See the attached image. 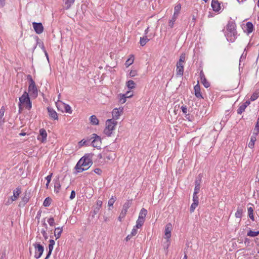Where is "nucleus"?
Returning <instances> with one entry per match:
<instances>
[{
  "label": "nucleus",
  "mask_w": 259,
  "mask_h": 259,
  "mask_svg": "<svg viewBox=\"0 0 259 259\" xmlns=\"http://www.w3.org/2000/svg\"><path fill=\"white\" fill-rule=\"evenodd\" d=\"M225 36L228 41L233 42L237 37L236 24L233 21H230L226 25L225 32Z\"/></svg>",
  "instance_id": "f257e3e1"
},
{
  "label": "nucleus",
  "mask_w": 259,
  "mask_h": 259,
  "mask_svg": "<svg viewBox=\"0 0 259 259\" xmlns=\"http://www.w3.org/2000/svg\"><path fill=\"white\" fill-rule=\"evenodd\" d=\"M92 163V160L90 156H84L78 161L75 168L77 172H81L88 169Z\"/></svg>",
  "instance_id": "f03ea898"
},
{
  "label": "nucleus",
  "mask_w": 259,
  "mask_h": 259,
  "mask_svg": "<svg viewBox=\"0 0 259 259\" xmlns=\"http://www.w3.org/2000/svg\"><path fill=\"white\" fill-rule=\"evenodd\" d=\"M19 103L18 104L19 111H21L25 107L30 110L32 107L28 94L25 92L19 98Z\"/></svg>",
  "instance_id": "7ed1b4c3"
},
{
  "label": "nucleus",
  "mask_w": 259,
  "mask_h": 259,
  "mask_svg": "<svg viewBox=\"0 0 259 259\" xmlns=\"http://www.w3.org/2000/svg\"><path fill=\"white\" fill-rule=\"evenodd\" d=\"M117 121L114 119H108L105 121V126L103 133L108 137H111L114 132Z\"/></svg>",
  "instance_id": "20e7f679"
},
{
  "label": "nucleus",
  "mask_w": 259,
  "mask_h": 259,
  "mask_svg": "<svg viewBox=\"0 0 259 259\" xmlns=\"http://www.w3.org/2000/svg\"><path fill=\"white\" fill-rule=\"evenodd\" d=\"M27 78L30 81V84L28 87V92L31 97L36 98L37 96L38 93L35 82L30 75L27 76Z\"/></svg>",
  "instance_id": "39448f33"
},
{
  "label": "nucleus",
  "mask_w": 259,
  "mask_h": 259,
  "mask_svg": "<svg viewBox=\"0 0 259 259\" xmlns=\"http://www.w3.org/2000/svg\"><path fill=\"white\" fill-rule=\"evenodd\" d=\"M123 110L124 108L122 106L114 108L111 112L112 118L111 119H114L116 121L119 119L123 113Z\"/></svg>",
  "instance_id": "423d86ee"
},
{
  "label": "nucleus",
  "mask_w": 259,
  "mask_h": 259,
  "mask_svg": "<svg viewBox=\"0 0 259 259\" xmlns=\"http://www.w3.org/2000/svg\"><path fill=\"white\" fill-rule=\"evenodd\" d=\"M35 248L34 257L35 258H39L40 257L44 252V247L39 243H35L33 244Z\"/></svg>",
  "instance_id": "0eeeda50"
},
{
  "label": "nucleus",
  "mask_w": 259,
  "mask_h": 259,
  "mask_svg": "<svg viewBox=\"0 0 259 259\" xmlns=\"http://www.w3.org/2000/svg\"><path fill=\"white\" fill-rule=\"evenodd\" d=\"M172 230V226L171 223H168L166 225L164 228V238L169 241V239L171 236V232Z\"/></svg>",
  "instance_id": "6e6552de"
},
{
  "label": "nucleus",
  "mask_w": 259,
  "mask_h": 259,
  "mask_svg": "<svg viewBox=\"0 0 259 259\" xmlns=\"http://www.w3.org/2000/svg\"><path fill=\"white\" fill-rule=\"evenodd\" d=\"M92 139H93L92 141V145L94 147H100L101 145V139L99 136L94 134L92 135Z\"/></svg>",
  "instance_id": "1a4fd4ad"
},
{
  "label": "nucleus",
  "mask_w": 259,
  "mask_h": 259,
  "mask_svg": "<svg viewBox=\"0 0 259 259\" xmlns=\"http://www.w3.org/2000/svg\"><path fill=\"white\" fill-rule=\"evenodd\" d=\"M21 193V189L19 188H16L15 190L13 191V195L8 200L7 203L8 204H11L12 203V202L16 201L19 197V195Z\"/></svg>",
  "instance_id": "9d476101"
},
{
  "label": "nucleus",
  "mask_w": 259,
  "mask_h": 259,
  "mask_svg": "<svg viewBox=\"0 0 259 259\" xmlns=\"http://www.w3.org/2000/svg\"><path fill=\"white\" fill-rule=\"evenodd\" d=\"M211 7L213 11L218 13H220L223 10L221 3L218 0L212 1Z\"/></svg>",
  "instance_id": "9b49d317"
},
{
  "label": "nucleus",
  "mask_w": 259,
  "mask_h": 259,
  "mask_svg": "<svg viewBox=\"0 0 259 259\" xmlns=\"http://www.w3.org/2000/svg\"><path fill=\"white\" fill-rule=\"evenodd\" d=\"M47 133L44 128H41L39 130V134L37 137V140L42 143H44L47 140Z\"/></svg>",
  "instance_id": "f8f14e48"
},
{
  "label": "nucleus",
  "mask_w": 259,
  "mask_h": 259,
  "mask_svg": "<svg viewBox=\"0 0 259 259\" xmlns=\"http://www.w3.org/2000/svg\"><path fill=\"white\" fill-rule=\"evenodd\" d=\"M32 26L35 32L37 34H40L44 31V27L41 23L33 22Z\"/></svg>",
  "instance_id": "ddd939ff"
},
{
  "label": "nucleus",
  "mask_w": 259,
  "mask_h": 259,
  "mask_svg": "<svg viewBox=\"0 0 259 259\" xmlns=\"http://www.w3.org/2000/svg\"><path fill=\"white\" fill-rule=\"evenodd\" d=\"M42 228L40 230V232L42 234L43 237L45 239H47L48 238V235L47 233L48 231V225L46 223L45 220L44 219L43 221H41Z\"/></svg>",
  "instance_id": "4468645a"
},
{
  "label": "nucleus",
  "mask_w": 259,
  "mask_h": 259,
  "mask_svg": "<svg viewBox=\"0 0 259 259\" xmlns=\"http://www.w3.org/2000/svg\"><path fill=\"white\" fill-rule=\"evenodd\" d=\"M49 117L53 120H58V116L57 113L55 110L51 107H48L47 108Z\"/></svg>",
  "instance_id": "2eb2a0df"
},
{
  "label": "nucleus",
  "mask_w": 259,
  "mask_h": 259,
  "mask_svg": "<svg viewBox=\"0 0 259 259\" xmlns=\"http://www.w3.org/2000/svg\"><path fill=\"white\" fill-rule=\"evenodd\" d=\"M55 244V242L54 240L51 239L49 240V246H48L49 251H48V254H47V256L46 257L45 259H48L49 258V257L50 256V255L52 253V250H53L54 246Z\"/></svg>",
  "instance_id": "dca6fc26"
},
{
  "label": "nucleus",
  "mask_w": 259,
  "mask_h": 259,
  "mask_svg": "<svg viewBox=\"0 0 259 259\" xmlns=\"http://www.w3.org/2000/svg\"><path fill=\"white\" fill-rule=\"evenodd\" d=\"M250 102L249 101H246L244 103L241 105L237 110V113L239 114H241L243 111H244L246 108L250 104Z\"/></svg>",
  "instance_id": "f3484780"
},
{
  "label": "nucleus",
  "mask_w": 259,
  "mask_h": 259,
  "mask_svg": "<svg viewBox=\"0 0 259 259\" xmlns=\"http://www.w3.org/2000/svg\"><path fill=\"white\" fill-rule=\"evenodd\" d=\"M245 31L247 33H250L253 31V26L252 23L248 22L246 23V25L244 26Z\"/></svg>",
  "instance_id": "a211bd4d"
},
{
  "label": "nucleus",
  "mask_w": 259,
  "mask_h": 259,
  "mask_svg": "<svg viewBox=\"0 0 259 259\" xmlns=\"http://www.w3.org/2000/svg\"><path fill=\"white\" fill-rule=\"evenodd\" d=\"M104 155L105 158L108 160H113L115 158V154L113 152L105 153Z\"/></svg>",
  "instance_id": "6ab92c4d"
},
{
  "label": "nucleus",
  "mask_w": 259,
  "mask_h": 259,
  "mask_svg": "<svg viewBox=\"0 0 259 259\" xmlns=\"http://www.w3.org/2000/svg\"><path fill=\"white\" fill-rule=\"evenodd\" d=\"M90 123L92 125H97L99 124V120L96 115H92L89 118Z\"/></svg>",
  "instance_id": "aec40b11"
},
{
  "label": "nucleus",
  "mask_w": 259,
  "mask_h": 259,
  "mask_svg": "<svg viewBox=\"0 0 259 259\" xmlns=\"http://www.w3.org/2000/svg\"><path fill=\"white\" fill-rule=\"evenodd\" d=\"M62 231L63 230L62 227H57L55 228L54 231V236L56 240L60 237L62 233Z\"/></svg>",
  "instance_id": "412c9836"
},
{
  "label": "nucleus",
  "mask_w": 259,
  "mask_h": 259,
  "mask_svg": "<svg viewBox=\"0 0 259 259\" xmlns=\"http://www.w3.org/2000/svg\"><path fill=\"white\" fill-rule=\"evenodd\" d=\"M195 95L197 98H202V96L200 92V85L197 84L194 87Z\"/></svg>",
  "instance_id": "4be33fe9"
},
{
  "label": "nucleus",
  "mask_w": 259,
  "mask_h": 259,
  "mask_svg": "<svg viewBox=\"0 0 259 259\" xmlns=\"http://www.w3.org/2000/svg\"><path fill=\"white\" fill-rule=\"evenodd\" d=\"M102 203H103L102 201H101L100 200H98L97 201L96 206H95L94 211L95 214H96L98 212L100 209L102 207Z\"/></svg>",
  "instance_id": "5701e85b"
},
{
  "label": "nucleus",
  "mask_w": 259,
  "mask_h": 259,
  "mask_svg": "<svg viewBox=\"0 0 259 259\" xmlns=\"http://www.w3.org/2000/svg\"><path fill=\"white\" fill-rule=\"evenodd\" d=\"M5 109L2 107L0 109V124L2 125L5 122V118L4 117Z\"/></svg>",
  "instance_id": "b1692460"
},
{
  "label": "nucleus",
  "mask_w": 259,
  "mask_h": 259,
  "mask_svg": "<svg viewBox=\"0 0 259 259\" xmlns=\"http://www.w3.org/2000/svg\"><path fill=\"white\" fill-rule=\"evenodd\" d=\"M147 213V210L144 208H142L139 213L138 218L143 220H145V218L146 216Z\"/></svg>",
  "instance_id": "393cba45"
},
{
  "label": "nucleus",
  "mask_w": 259,
  "mask_h": 259,
  "mask_svg": "<svg viewBox=\"0 0 259 259\" xmlns=\"http://www.w3.org/2000/svg\"><path fill=\"white\" fill-rule=\"evenodd\" d=\"M184 73L183 66H177L176 74L177 76H182Z\"/></svg>",
  "instance_id": "a878e982"
},
{
  "label": "nucleus",
  "mask_w": 259,
  "mask_h": 259,
  "mask_svg": "<svg viewBox=\"0 0 259 259\" xmlns=\"http://www.w3.org/2000/svg\"><path fill=\"white\" fill-rule=\"evenodd\" d=\"M60 102L62 104V105L64 108L65 112L69 113V114H71L72 112V110L71 109V107L67 104H65L62 102Z\"/></svg>",
  "instance_id": "bb28decb"
},
{
  "label": "nucleus",
  "mask_w": 259,
  "mask_h": 259,
  "mask_svg": "<svg viewBox=\"0 0 259 259\" xmlns=\"http://www.w3.org/2000/svg\"><path fill=\"white\" fill-rule=\"evenodd\" d=\"M186 54L185 53L182 54L177 65H182L183 63H184L186 60Z\"/></svg>",
  "instance_id": "cd10ccee"
},
{
  "label": "nucleus",
  "mask_w": 259,
  "mask_h": 259,
  "mask_svg": "<svg viewBox=\"0 0 259 259\" xmlns=\"http://www.w3.org/2000/svg\"><path fill=\"white\" fill-rule=\"evenodd\" d=\"M181 9V5L180 4L177 5L175 7V10H174L175 11H174V13L173 16L177 18L179 14Z\"/></svg>",
  "instance_id": "c85d7f7f"
},
{
  "label": "nucleus",
  "mask_w": 259,
  "mask_h": 259,
  "mask_svg": "<svg viewBox=\"0 0 259 259\" xmlns=\"http://www.w3.org/2000/svg\"><path fill=\"white\" fill-rule=\"evenodd\" d=\"M127 210L122 209L121 211L119 214V216L118 217V220L120 222H122V220L125 218L126 213H127Z\"/></svg>",
  "instance_id": "c756f323"
},
{
  "label": "nucleus",
  "mask_w": 259,
  "mask_h": 259,
  "mask_svg": "<svg viewBox=\"0 0 259 259\" xmlns=\"http://www.w3.org/2000/svg\"><path fill=\"white\" fill-rule=\"evenodd\" d=\"M256 140V137L254 136H251L250 141L248 143V147L252 149L254 147L255 142Z\"/></svg>",
  "instance_id": "7c9ffc66"
},
{
  "label": "nucleus",
  "mask_w": 259,
  "mask_h": 259,
  "mask_svg": "<svg viewBox=\"0 0 259 259\" xmlns=\"http://www.w3.org/2000/svg\"><path fill=\"white\" fill-rule=\"evenodd\" d=\"M65 3L66 9H68L74 3L75 0H63Z\"/></svg>",
  "instance_id": "2f4dec72"
},
{
  "label": "nucleus",
  "mask_w": 259,
  "mask_h": 259,
  "mask_svg": "<svg viewBox=\"0 0 259 259\" xmlns=\"http://www.w3.org/2000/svg\"><path fill=\"white\" fill-rule=\"evenodd\" d=\"M116 198L115 196H112L111 198L109 200L108 202V206L109 207V209H111V207H113V204L115 202Z\"/></svg>",
  "instance_id": "473e14b6"
},
{
  "label": "nucleus",
  "mask_w": 259,
  "mask_h": 259,
  "mask_svg": "<svg viewBox=\"0 0 259 259\" xmlns=\"http://www.w3.org/2000/svg\"><path fill=\"white\" fill-rule=\"evenodd\" d=\"M118 97L119 103L123 104L126 102L127 98L124 94H119Z\"/></svg>",
  "instance_id": "72a5a7b5"
},
{
  "label": "nucleus",
  "mask_w": 259,
  "mask_h": 259,
  "mask_svg": "<svg viewBox=\"0 0 259 259\" xmlns=\"http://www.w3.org/2000/svg\"><path fill=\"white\" fill-rule=\"evenodd\" d=\"M248 214L249 218L252 220L254 221V216H253V209L251 206L248 207Z\"/></svg>",
  "instance_id": "f704fd0d"
},
{
  "label": "nucleus",
  "mask_w": 259,
  "mask_h": 259,
  "mask_svg": "<svg viewBox=\"0 0 259 259\" xmlns=\"http://www.w3.org/2000/svg\"><path fill=\"white\" fill-rule=\"evenodd\" d=\"M132 204V200H127L123 204L122 209L127 210Z\"/></svg>",
  "instance_id": "c9c22d12"
},
{
  "label": "nucleus",
  "mask_w": 259,
  "mask_h": 259,
  "mask_svg": "<svg viewBox=\"0 0 259 259\" xmlns=\"http://www.w3.org/2000/svg\"><path fill=\"white\" fill-rule=\"evenodd\" d=\"M149 40V39L147 38L146 36L141 37L140 40V44L142 46H145L146 43Z\"/></svg>",
  "instance_id": "e433bc0d"
},
{
  "label": "nucleus",
  "mask_w": 259,
  "mask_h": 259,
  "mask_svg": "<svg viewBox=\"0 0 259 259\" xmlns=\"http://www.w3.org/2000/svg\"><path fill=\"white\" fill-rule=\"evenodd\" d=\"M200 188V182L199 181H196L195 186L194 188V192L195 194H198Z\"/></svg>",
  "instance_id": "4c0bfd02"
},
{
  "label": "nucleus",
  "mask_w": 259,
  "mask_h": 259,
  "mask_svg": "<svg viewBox=\"0 0 259 259\" xmlns=\"http://www.w3.org/2000/svg\"><path fill=\"white\" fill-rule=\"evenodd\" d=\"M259 97V89L256 90L251 96L250 100L253 101Z\"/></svg>",
  "instance_id": "58836bf2"
},
{
  "label": "nucleus",
  "mask_w": 259,
  "mask_h": 259,
  "mask_svg": "<svg viewBox=\"0 0 259 259\" xmlns=\"http://www.w3.org/2000/svg\"><path fill=\"white\" fill-rule=\"evenodd\" d=\"M126 86L129 89H133L135 88V83L133 80H130L126 82Z\"/></svg>",
  "instance_id": "ea45409f"
},
{
  "label": "nucleus",
  "mask_w": 259,
  "mask_h": 259,
  "mask_svg": "<svg viewBox=\"0 0 259 259\" xmlns=\"http://www.w3.org/2000/svg\"><path fill=\"white\" fill-rule=\"evenodd\" d=\"M144 221L145 220L138 218L136 222V225L135 226V227L138 229L141 228L142 226L143 225Z\"/></svg>",
  "instance_id": "a19ab883"
},
{
  "label": "nucleus",
  "mask_w": 259,
  "mask_h": 259,
  "mask_svg": "<svg viewBox=\"0 0 259 259\" xmlns=\"http://www.w3.org/2000/svg\"><path fill=\"white\" fill-rule=\"evenodd\" d=\"M258 235H259V231L255 232V231H252L251 230H250L247 233V236H250V237H255V236H257Z\"/></svg>",
  "instance_id": "79ce46f5"
},
{
  "label": "nucleus",
  "mask_w": 259,
  "mask_h": 259,
  "mask_svg": "<svg viewBox=\"0 0 259 259\" xmlns=\"http://www.w3.org/2000/svg\"><path fill=\"white\" fill-rule=\"evenodd\" d=\"M134 61V56L132 55H130V58L126 60L125 65H132Z\"/></svg>",
  "instance_id": "37998d69"
},
{
  "label": "nucleus",
  "mask_w": 259,
  "mask_h": 259,
  "mask_svg": "<svg viewBox=\"0 0 259 259\" xmlns=\"http://www.w3.org/2000/svg\"><path fill=\"white\" fill-rule=\"evenodd\" d=\"M243 213V210L242 209L238 208L237 209V210L236 211L235 216L236 218H239L240 219L242 217V214Z\"/></svg>",
  "instance_id": "c03bdc74"
},
{
  "label": "nucleus",
  "mask_w": 259,
  "mask_h": 259,
  "mask_svg": "<svg viewBox=\"0 0 259 259\" xmlns=\"http://www.w3.org/2000/svg\"><path fill=\"white\" fill-rule=\"evenodd\" d=\"M53 174L51 173L50 175H48L46 178V179L47 181V182L46 184V187L47 189L49 188V184L51 181L52 177Z\"/></svg>",
  "instance_id": "a18cd8bd"
},
{
  "label": "nucleus",
  "mask_w": 259,
  "mask_h": 259,
  "mask_svg": "<svg viewBox=\"0 0 259 259\" xmlns=\"http://www.w3.org/2000/svg\"><path fill=\"white\" fill-rule=\"evenodd\" d=\"M177 17H175L174 16H172V18L168 22V26L170 28H172L174 26L175 22L177 19Z\"/></svg>",
  "instance_id": "49530a36"
},
{
  "label": "nucleus",
  "mask_w": 259,
  "mask_h": 259,
  "mask_svg": "<svg viewBox=\"0 0 259 259\" xmlns=\"http://www.w3.org/2000/svg\"><path fill=\"white\" fill-rule=\"evenodd\" d=\"M61 187V185L59 182H56L54 184L55 191L58 193Z\"/></svg>",
  "instance_id": "de8ad7c7"
},
{
  "label": "nucleus",
  "mask_w": 259,
  "mask_h": 259,
  "mask_svg": "<svg viewBox=\"0 0 259 259\" xmlns=\"http://www.w3.org/2000/svg\"><path fill=\"white\" fill-rule=\"evenodd\" d=\"M51 203V199L49 197L46 198L44 201L43 205L45 206H49Z\"/></svg>",
  "instance_id": "09e8293b"
},
{
  "label": "nucleus",
  "mask_w": 259,
  "mask_h": 259,
  "mask_svg": "<svg viewBox=\"0 0 259 259\" xmlns=\"http://www.w3.org/2000/svg\"><path fill=\"white\" fill-rule=\"evenodd\" d=\"M201 81L202 83L203 84V85L205 88H208L210 86V84H209V82H208L207 81V80H206V79L205 78L201 79Z\"/></svg>",
  "instance_id": "8fccbe9b"
},
{
  "label": "nucleus",
  "mask_w": 259,
  "mask_h": 259,
  "mask_svg": "<svg viewBox=\"0 0 259 259\" xmlns=\"http://www.w3.org/2000/svg\"><path fill=\"white\" fill-rule=\"evenodd\" d=\"M198 205V203L193 202L190 206V211L191 212H194V211L195 210V209H196Z\"/></svg>",
  "instance_id": "3c124183"
},
{
  "label": "nucleus",
  "mask_w": 259,
  "mask_h": 259,
  "mask_svg": "<svg viewBox=\"0 0 259 259\" xmlns=\"http://www.w3.org/2000/svg\"><path fill=\"white\" fill-rule=\"evenodd\" d=\"M259 133V127L258 126H255L253 130L252 136L256 137Z\"/></svg>",
  "instance_id": "603ef678"
},
{
  "label": "nucleus",
  "mask_w": 259,
  "mask_h": 259,
  "mask_svg": "<svg viewBox=\"0 0 259 259\" xmlns=\"http://www.w3.org/2000/svg\"><path fill=\"white\" fill-rule=\"evenodd\" d=\"M245 51H246V49H244V52L242 53L241 56L240 57L239 65H240V64L242 63V61H243L246 58V53H245Z\"/></svg>",
  "instance_id": "864d4df0"
},
{
  "label": "nucleus",
  "mask_w": 259,
  "mask_h": 259,
  "mask_svg": "<svg viewBox=\"0 0 259 259\" xmlns=\"http://www.w3.org/2000/svg\"><path fill=\"white\" fill-rule=\"evenodd\" d=\"M47 222L50 226H53L55 225V221H54V218L52 217L48 219Z\"/></svg>",
  "instance_id": "5fc2aeb1"
},
{
  "label": "nucleus",
  "mask_w": 259,
  "mask_h": 259,
  "mask_svg": "<svg viewBox=\"0 0 259 259\" xmlns=\"http://www.w3.org/2000/svg\"><path fill=\"white\" fill-rule=\"evenodd\" d=\"M193 202L199 203V198L197 194L193 193Z\"/></svg>",
  "instance_id": "6e6d98bb"
},
{
  "label": "nucleus",
  "mask_w": 259,
  "mask_h": 259,
  "mask_svg": "<svg viewBox=\"0 0 259 259\" xmlns=\"http://www.w3.org/2000/svg\"><path fill=\"white\" fill-rule=\"evenodd\" d=\"M138 229V228H137L135 226H134V228H133L132 232L130 234L133 237L135 236L137 234Z\"/></svg>",
  "instance_id": "4d7b16f0"
},
{
  "label": "nucleus",
  "mask_w": 259,
  "mask_h": 259,
  "mask_svg": "<svg viewBox=\"0 0 259 259\" xmlns=\"http://www.w3.org/2000/svg\"><path fill=\"white\" fill-rule=\"evenodd\" d=\"M87 141H84V140H82L78 142V145L80 147H81L84 145H87Z\"/></svg>",
  "instance_id": "13d9d810"
},
{
  "label": "nucleus",
  "mask_w": 259,
  "mask_h": 259,
  "mask_svg": "<svg viewBox=\"0 0 259 259\" xmlns=\"http://www.w3.org/2000/svg\"><path fill=\"white\" fill-rule=\"evenodd\" d=\"M28 201V198L27 197L24 196L22 198V202H20V204L22 203L23 205L25 204L26 203H27Z\"/></svg>",
  "instance_id": "bf43d9fd"
},
{
  "label": "nucleus",
  "mask_w": 259,
  "mask_h": 259,
  "mask_svg": "<svg viewBox=\"0 0 259 259\" xmlns=\"http://www.w3.org/2000/svg\"><path fill=\"white\" fill-rule=\"evenodd\" d=\"M127 98H131L133 96V94L130 91L127 92L125 94H124Z\"/></svg>",
  "instance_id": "052dcab7"
},
{
  "label": "nucleus",
  "mask_w": 259,
  "mask_h": 259,
  "mask_svg": "<svg viewBox=\"0 0 259 259\" xmlns=\"http://www.w3.org/2000/svg\"><path fill=\"white\" fill-rule=\"evenodd\" d=\"M94 172H95L96 174H98V175H101V174H102V170H101V169H100V168H96V169H94Z\"/></svg>",
  "instance_id": "680f3d73"
},
{
  "label": "nucleus",
  "mask_w": 259,
  "mask_h": 259,
  "mask_svg": "<svg viewBox=\"0 0 259 259\" xmlns=\"http://www.w3.org/2000/svg\"><path fill=\"white\" fill-rule=\"evenodd\" d=\"M75 197V192L74 191L72 190L71 191V194H70V199L71 200H72L73 199H74Z\"/></svg>",
  "instance_id": "e2e57ef3"
},
{
  "label": "nucleus",
  "mask_w": 259,
  "mask_h": 259,
  "mask_svg": "<svg viewBox=\"0 0 259 259\" xmlns=\"http://www.w3.org/2000/svg\"><path fill=\"white\" fill-rule=\"evenodd\" d=\"M137 75V71L136 70H131L130 72V75L132 77H134Z\"/></svg>",
  "instance_id": "0e129e2a"
},
{
  "label": "nucleus",
  "mask_w": 259,
  "mask_h": 259,
  "mask_svg": "<svg viewBox=\"0 0 259 259\" xmlns=\"http://www.w3.org/2000/svg\"><path fill=\"white\" fill-rule=\"evenodd\" d=\"M181 109L184 113H186L187 112V108L186 106H182Z\"/></svg>",
  "instance_id": "69168bd1"
},
{
  "label": "nucleus",
  "mask_w": 259,
  "mask_h": 259,
  "mask_svg": "<svg viewBox=\"0 0 259 259\" xmlns=\"http://www.w3.org/2000/svg\"><path fill=\"white\" fill-rule=\"evenodd\" d=\"M5 0H0V7H3L5 5Z\"/></svg>",
  "instance_id": "338daca9"
},
{
  "label": "nucleus",
  "mask_w": 259,
  "mask_h": 259,
  "mask_svg": "<svg viewBox=\"0 0 259 259\" xmlns=\"http://www.w3.org/2000/svg\"><path fill=\"white\" fill-rule=\"evenodd\" d=\"M200 80L203 79V78H205V76H204V74L203 73V72L201 71L200 72Z\"/></svg>",
  "instance_id": "774afa93"
}]
</instances>
